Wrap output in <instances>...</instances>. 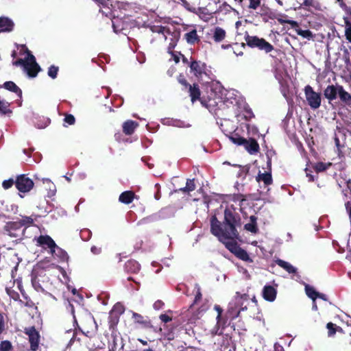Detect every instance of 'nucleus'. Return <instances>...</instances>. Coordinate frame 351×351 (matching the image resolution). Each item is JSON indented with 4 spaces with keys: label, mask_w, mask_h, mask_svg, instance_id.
Returning a JSON list of instances; mask_svg holds the SVG:
<instances>
[{
    "label": "nucleus",
    "mask_w": 351,
    "mask_h": 351,
    "mask_svg": "<svg viewBox=\"0 0 351 351\" xmlns=\"http://www.w3.org/2000/svg\"><path fill=\"white\" fill-rule=\"evenodd\" d=\"M210 223L211 234L217 237L221 242L225 243L228 240L239 239L238 228L241 227V218L234 208H226L222 221L218 220L216 215H213Z\"/></svg>",
    "instance_id": "obj_1"
},
{
    "label": "nucleus",
    "mask_w": 351,
    "mask_h": 351,
    "mask_svg": "<svg viewBox=\"0 0 351 351\" xmlns=\"http://www.w3.org/2000/svg\"><path fill=\"white\" fill-rule=\"evenodd\" d=\"M249 300V295L246 293L241 294L239 292L236 293L235 295V304L234 306H230L225 315V320H226V324L231 326L234 330H235L234 324L232 323L231 325V321L237 318L241 312L247 310V306H243V302L247 301Z\"/></svg>",
    "instance_id": "obj_2"
},
{
    "label": "nucleus",
    "mask_w": 351,
    "mask_h": 351,
    "mask_svg": "<svg viewBox=\"0 0 351 351\" xmlns=\"http://www.w3.org/2000/svg\"><path fill=\"white\" fill-rule=\"evenodd\" d=\"M14 66H23L29 77H35L41 70L40 66L36 61L34 55L29 54V58L25 59L19 58L12 62Z\"/></svg>",
    "instance_id": "obj_3"
},
{
    "label": "nucleus",
    "mask_w": 351,
    "mask_h": 351,
    "mask_svg": "<svg viewBox=\"0 0 351 351\" xmlns=\"http://www.w3.org/2000/svg\"><path fill=\"white\" fill-rule=\"evenodd\" d=\"M178 82L182 86V90H188L191 101L193 104L197 101H200L201 90L197 84L194 83L190 84L185 76L182 73H180L177 77Z\"/></svg>",
    "instance_id": "obj_4"
},
{
    "label": "nucleus",
    "mask_w": 351,
    "mask_h": 351,
    "mask_svg": "<svg viewBox=\"0 0 351 351\" xmlns=\"http://www.w3.org/2000/svg\"><path fill=\"white\" fill-rule=\"evenodd\" d=\"M245 40L248 47L251 48H257L261 51L268 53L274 49V46L267 42L265 38H259L256 36L247 35L245 37Z\"/></svg>",
    "instance_id": "obj_5"
},
{
    "label": "nucleus",
    "mask_w": 351,
    "mask_h": 351,
    "mask_svg": "<svg viewBox=\"0 0 351 351\" xmlns=\"http://www.w3.org/2000/svg\"><path fill=\"white\" fill-rule=\"evenodd\" d=\"M189 68L190 73L199 81H202L204 76H208V72H210L205 62L197 60L192 56L190 58Z\"/></svg>",
    "instance_id": "obj_6"
},
{
    "label": "nucleus",
    "mask_w": 351,
    "mask_h": 351,
    "mask_svg": "<svg viewBox=\"0 0 351 351\" xmlns=\"http://www.w3.org/2000/svg\"><path fill=\"white\" fill-rule=\"evenodd\" d=\"M49 279V276L47 275L46 270L44 268L38 266L33 269L32 273V284L37 291H45L40 282H48Z\"/></svg>",
    "instance_id": "obj_7"
},
{
    "label": "nucleus",
    "mask_w": 351,
    "mask_h": 351,
    "mask_svg": "<svg viewBox=\"0 0 351 351\" xmlns=\"http://www.w3.org/2000/svg\"><path fill=\"white\" fill-rule=\"evenodd\" d=\"M3 230L5 234L19 240L23 239L25 233V229H22L21 225L16 221L7 222Z\"/></svg>",
    "instance_id": "obj_8"
},
{
    "label": "nucleus",
    "mask_w": 351,
    "mask_h": 351,
    "mask_svg": "<svg viewBox=\"0 0 351 351\" xmlns=\"http://www.w3.org/2000/svg\"><path fill=\"white\" fill-rule=\"evenodd\" d=\"M304 90L308 104L312 109H317L322 101L320 93L314 91L310 85H306Z\"/></svg>",
    "instance_id": "obj_9"
},
{
    "label": "nucleus",
    "mask_w": 351,
    "mask_h": 351,
    "mask_svg": "<svg viewBox=\"0 0 351 351\" xmlns=\"http://www.w3.org/2000/svg\"><path fill=\"white\" fill-rule=\"evenodd\" d=\"M34 182L25 174H21L16 177L15 180L16 188L21 193L29 192L34 186Z\"/></svg>",
    "instance_id": "obj_10"
},
{
    "label": "nucleus",
    "mask_w": 351,
    "mask_h": 351,
    "mask_svg": "<svg viewBox=\"0 0 351 351\" xmlns=\"http://www.w3.org/2000/svg\"><path fill=\"white\" fill-rule=\"evenodd\" d=\"M34 240L36 241V245L44 249H49L50 253L53 254L56 252L57 245L53 239L49 235H40Z\"/></svg>",
    "instance_id": "obj_11"
},
{
    "label": "nucleus",
    "mask_w": 351,
    "mask_h": 351,
    "mask_svg": "<svg viewBox=\"0 0 351 351\" xmlns=\"http://www.w3.org/2000/svg\"><path fill=\"white\" fill-rule=\"evenodd\" d=\"M228 249L239 259L252 263L253 260L250 257L247 251L241 248L237 243H228L226 245Z\"/></svg>",
    "instance_id": "obj_12"
},
{
    "label": "nucleus",
    "mask_w": 351,
    "mask_h": 351,
    "mask_svg": "<svg viewBox=\"0 0 351 351\" xmlns=\"http://www.w3.org/2000/svg\"><path fill=\"white\" fill-rule=\"evenodd\" d=\"M182 3L187 10L197 14L204 21L207 22L212 18L211 14L206 8H195L191 6L190 3L186 0H182Z\"/></svg>",
    "instance_id": "obj_13"
},
{
    "label": "nucleus",
    "mask_w": 351,
    "mask_h": 351,
    "mask_svg": "<svg viewBox=\"0 0 351 351\" xmlns=\"http://www.w3.org/2000/svg\"><path fill=\"white\" fill-rule=\"evenodd\" d=\"M25 333L29 337L30 350L32 351H37L40 342L39 332L36 330L34 326H32L29 328H25Z\"/></svg>",
    "instance_id": "obj_14"
},
{
    "label": "nucleus",
    "mask_w": 351,
    "mask_h": 351,
    "mask_svg": "<svg viewBox=\"0 0 351 351\" xmlns=\"http://www.w3.org/2000/svg\"><path fill=\"white\" fill-rule=\"evenodd\" d=\"M124 311L121 306H114L108 316L109 329L114 330L119 321V315Z\"/></svg>",
    "instance_id": "obj_15"
},
{
    "label": "nucleus",
    "mask_w": 351,
    "mask_h": 351,
    "mask_svg": "<svg viewBox=\"0 0 351 351\" xmlns=\"http://www.w3.org/2000/svg\"><path fill=\"white\" fill-rule=\"evenodd\" d=\"M267 166L269 167V171H266L265 173H261V171L258 172V175L256 177V180L257 182L260 183L261 182H263L265 184V186H267L273 183V178L271 176V160L270 158L267 160Z\"/></svg>",
    "instance_id": "obj_16"
},
{
    "label": "nucleus",
    "mask_w": 351,
    "mask_h": 351,
    "mask_svg": "<svg viewBox=\"0 0 351 351\" xmlns=\"http://www.w3.org/2000/svg\"><path fill=\"white\" fill-rule=\"evenodd\" d=\"M112 26L115 33H123L125 34L123 31L127 29L128 23L121 18L114 17L112 19Z\"/></svg>",
    "instance_id": "obj_17"
},
{
    "label": "nucleus",
    "mask_w": 351,
    "mask_h": 351,
    "mask_svg": "<svg viewBox=\"0 0 351 351\" xmlns=\"http://www.w3.org/2000/svg\"><path fill=\"white\" fill-rule=\"evenodd\" d=\"M14 21L7 16H0V33L11 32L14 28Z\"/></svg>",
    "instance_id": "obj_18"
},
{
    "label": "nucleus",
    "mask_w": 351,
    "mask_h": 351,
    "mask_svg": "<svg viewBox=\"0 0 351 351\" xmlns=\"http://www.w3.org/2000/svg\"><path fill=\"white\" fill-rule=\"evenodd\" d=\"M277 291L271 285L264 286L262 291L263 298L268 302H274L276 298Z\"/></svg>",
    "instance_id": "obj_19"
},
{
    "label": "nucleus",
    "mask_w": 351,
    "mask_h": 351,
    "mask_svg": "<svg viewBox=\"0 0 351 351\" xmlns=\"http://www.w3.org/2000/svg\"><path fill=\"white\" fill-rule=\"evenodd\" d=\"M132 319L135 324H140L145 328H151L153 326L149 319L145 318L139 313L132 312Z\"/></svg>",
    "instance_id": "obj_20"
},
{
    "label": "nucleus",
    "mask_w": 351,
    "mask_h": 351,
    "mask_svg": "<svg viewBox=\"0 0 351 351\" xmlns=\"http://www.w3.org/2000/svg\"><path fill=\"white\" fill-rule=\"evenodd\" d=\"M138 123L133 120H127L123 123V132L128 136L134 134L135 130L138 128Z\"/></svg>",
    "instance_id": "obj_21"
},
{
    "label": "nucleus",
    "mask_w": 351,
    "mask_h": 351,
    "mask_svg": "<svg viewBox=\"0 0 351 351\" xmlns=\"http://www.w3.org/2000/svg\"><path fill=\"white\" fill-rule=\"evenodd\" d=\"M140 269V264L134 259L128 260L124 265V269L127 273L137 274Z\"/></svg>",
    "instance_id": "obj_22"
},
{
    "label": "nucleus",
    "mask_w": 351,
    "mask_h": 351,
    "mask_svg": "<svg viewBox=\"0 0 351 351\" xmlns=\"http://www.w3.org/2000/svg\"><path fill=\"white\" fill-rule=\"evenodd\" d=\"M243 146L250 154H254L260 149L258 142L253 138L247 140V143H244Z\"/></svg>",
    "instance_id": "obj_23"
},
{
    "label": "nucleus",
    "mask_w": 351,
    "mask_h": 351,
    "mask_svg": "<svg viewBox=\"0 0 351 351\" xmlns=\"http://www.w3.org/2000/svg\"><path fill=\"white\" fill-rule=\"evenodd\" d=\"M160 32H162L164 34L171 35L173 37L174 40L171 39V42L169 43L168 49L169 50L174 49L178 40L180 34L179 32H175L173 34H171L169 28H167L165 27H160Z\"/></svg>",
    "instance_id": "obj_24"
},
{
    "label": "nucleus",
    "mask_w": 351,
    "mask_h": 351,
    "mask_svg": "<svg viewBox=\"0 0 351 351\" xmlns=\"http://www.w3.org/2000/svg\"><path fill=\"white\" fill-rule=\"evenodd\" d=\"M2 87L5 88L8 90H10L12 93H14L16 94V95L21 99L22 98V90L21 89L12 81H8L5 82Z\"/></svg>",
    "instance_id": "obj_25"
},
{
    "label": "nucleus",
    "mask_w": 351,
    "mask_h": 351,
    "mask_svg": "<svg viewBox=\"0 0 351 351\" xmlns=\"http://www.w3.org/2000/svg\"><path fill=\"white\" fill-rule=\"evenodd\" d=\"M338 94V86L336 87L334 85H329L324 91V95L326 98L329 101H332L337 99Z\"/></svg>",
    "instance_id": "obj_26"
},
{
    "label": "nucleus",
    "mask_w": 351,
    "mask_h": 351,
    "mask_svg": "<svg viewBox=\"0 0 351 351\" xmlns=\"http://www.w3.org/2000/svg\"><path fill=\"white\" fill-rule=\"evenodd\" d=\"M135 197V193L132 191H125L121 193L119 200L125 204L132 203Z\"/></svg>",
    "instance_id": "obj_27"
},
{
    "label": "nucleus",
    "mask_w": 351,
    "mask_h": 351,
    "mask_svg": "<svg viewBox=\"0 0 351 351\" xmlns=\"http://www.w3.org/2000/svg\"><path fill=\"white\" fill-rule=\"evenodd\" d=\"M184 38L189 44L194 45L198 43L200 41V38L197 35V30L195 29L186 33L184 34Z\"/></svg>",
    "instance_id": "obj_28"
},
{
    "label": "nucleus",
    "mask_w": 351,
    "mask_h": 351,
    "mask_svg": "<svg viewBox=\"0 0 351 351\" xmlns=\"http://www.w3.org/2000/svg\"><path fill=\"white\" fill-rule=\"evenodd\" d=\"M214 309L217 312V325L219 327H221L222 328H225L227 326L226 320H225V316H222L223 309L219 305H215Z\"/></svg>",
    "instance_id": "obj_29"
},
{
    "label": "nucleus",
    "mask_w": 351,
    "mask_h": 351,
    "mask_svg": "<svg viewBox=\"0 0 351 351\" xmlns=\"http://www.w3.org/2000/svg\"><path fill=\"white\" fill-rule=\"evenodd\" d=\"M256 221L257 217L256 216H250V222L245 224L244 228L252 233L256 234L258 232Z\"/></svg>",
    "instance_id": "obj_30"
},
{
    "label": "nucleus",
    "mask_w": 351,
    "mask_h": 351,
    "mask_svg": "<svg viewBox=\"0 0 351 351\" xmlns=\"http://www.w3.org/2000/svg\"><path fill=\"white\" fill-rule=\"evenodd\" d=\"M338 94L340 100L346 104H351V95L346 91L342 86H338Z\"/></svg>",
    "instance_id": "obj_31"
},
{
    "label": "nucleus",
    "mask_w": 351,
    "mask_h": 351,
    "mask_svg": "<svg viewBox=\"0 0 351 351\" xmlns=\"http://www.w3.org/2000/svg\"><path fill=\"white\" fill-rule=\"evenodd\" d=\"M276 263L278 266L283 268L289 274H295L297 271V269L295 267H294L289 263L286 262L283 260L278 259L276 260Z\"/></svg>",
    "instance_id": "obj_32"
},
{
    "label": "nucleus",
    "mask_w": 351,
    "mask_h": 351,
    "mask_svg": "<svg viewBox=\"0 0 351 351\" xmlns=\"http://www.w3.org/2000/svg\"><path fill=\"white\" fill-rule=\"evenodd\" d=\"M226 36V31L221 27H217L214 29L213 39L216 43L222 41Z\"/></svg>",
    "instance_id": "obj_33"
},
{
    "label": "nucleus",
    "mask_w": 351,
    "mask_h": 351,
    "mask_svg": "<svg viewBox=\"0 0 351 351\" xmlns=\"http://www.w3.org/2000/svg\"><path fill=\"white\" fill-rule=\"evenodd\" d=\"M21 225V228L24 227L23 229H26L34 223V219L32 217L22 216L21 219L16 221Z\"/></svg>",
    "instance_id": "obj_34"
},
{
    "label": "nucleus",
    "mask_w": 351,
    "mask_h": 351,
    "mask_svg": "<svg viewBox=\"0 0 351 351\" xmlns=\"http://www.w3.org/2000/svg\"><path fill=\"white\" fill-rule=\"evenodd\" d=\"M195 189V184L194 179L191 180L188 179L186 183V186L184 187L180 188L178 190H176V192L182 191L184 193H190L193 191Z\"/></svg>",
    "instance_id": "obj_35"
},
{
    "label": "nucleus",
    "mask_w": 351,
    "mask_h": 351,
    "mask_svg": "<svg viewBox=\"0 0 351 351\" xmlns=\"http://www.w3.org/2000/svg\"><path fill=\"white\" fill-rule=\"evenodd\" d=\"M326 328L328 329V337L334 336L337 331L343 332V329L340 326H337L336 324L332 322H328L326 324Z\"/></svg>",
    "instance_id": "obj_36"
},
{
    "label": "nucleus",
    "mask_w": 351,
    "mask_h": 351,
    "mask_svg": "<svg viewBox=\"0 0 351 351\" xmlns=\"http://www.w3.org/2000/svg\"><path fill=\"white\" fill-rule=\"evenodd\" d=\"M230 139L233 143H234L237 145H243L244 143H247V139L241 136L240 135H239L237 133L232 134L230 136Z\"/></svg>",
    "instance_id": "obj_37"
},
{
    "label": "nucleus",
    "mask_w": 351,
    "mask_h": 351,
    "mask_svg": "<svg viewBox=\"0 0 351 351\" xmlns=\"http://www.w3.org/2000/svg\"><path fill=\"white\" fill-rule=\"evenodd\" d=\"M53 254H56L60 258V261H67L69 258L66 252L58 245L57 248H56V252Z\"/></svg>",
    "instance_id": "obj_38"
},
{
    "label": "nucleus",
    "mask_w": 351,
    "mask_h": 351,
    "mask_svg": "<svg viewBox=\"0 0 351 351\" xmlns=\"http://www.w3.org/2000/svg\"><path fill=\"white\" fill-rule=\"evenodd\" d=\"M305 291L308 297L312 299L313 302H315L316 298H317L318 292L316 291L313 287L310 285H306Z\"/></svg>",
    "instance_id": "obj_39"
},
{
    "label": "nucleus",
    "mask_w": 351,
    "mask_h": 351,
    "mask_svg": "<svg viewBox=\"0 0 351 351\" xmlns=\"http://www.w3.org/2000/svg\"><path fill=\"white\" fill-rule=\"evenodd\" d=\"M13 349L12 343L8 340H3L0 342V351H10Z\"/></svg>",
    "instance_id": "obj_40"
},
{
    "label": "nucleus",
    "mask_w": 351,
    "mask_h": 351,
    "mask_svg": "<svg viewBox=\"0 0 351 351\" xmlns=\"http://www.w3.org/2000/svg\"><path fill=\"white\" fill-rule=\"evenodd\" d=\"M277 20L282 25H283V24H289V25H290L292 28H295V27H299L298 23L297 21H295L289 20V19H282V18H278Z\"/></svg>",
    "instance_id": "obj_41"
},
{
    "label": "nucleus",
    "mask_w": 351,
    "mask_h": 351,
    "mask_svg": "<svg viewBox=\"0 0 351 351\" xmlns=\"http://www.w3.org/2000/svg\"><path fill=\"white\" fill-rule=\"evenodd\" d=\"M7 323L5 319L4 313L0 311V335L6 331Z\"/></svg>",
    "instance_id": "obj_42"
},
{
    "label": "nucleus",
    "mask_w": 351,
    "mask_h": 351,
    "mask_svg": "<svg viewBox=\"0 0 351 351\" xmlns=\"http://www.w3.org/2000/svg\"><path fill=\"white\" fill-rule=\"evenodd\" d=\"M59 68L56 66L51 65L48 69V75L52 79H55L57 77Z\"/></svg>",
    "instance_id": "obj_43"
},
{
    "label": "nucleus",
    "mask_w": 351,
    "mask_h": 351,
    "mask_svg": "<svg viewBox=\"0 0 351 351\" xmlns=\"http://www.w3.org/2000/svg\"><path fill=\"white\" fill-rule=\"evenodd\" d=\"M345 23L346 25L345 36L346 39L351 43V23L349 21L346 20Z\"/></svg>",
    "instance_id": "obj_44"
},
{
    "label": "nucleus",
    "mask_w": 351,
    "mask_h": 351,
    "mask_svg": "<svg viewBox=\"0 0 351 351\" xmlns=\"http://www.w3.org/2000/svg\"><path fill=\"white\" fill-rule=\"evenodd\" d=\"M17 49L19 50V54L21 56L27 53V57L29 58V54H32L31 51L27 49V47L25 45H18L16 44Z\"/></svg>",
    "instance_id": "obj_45"
},
{
    "label": "nucleus",
    "mask_w": 351,
    "mask_h": 351,
    "mask_svg": "<svg viewBox=\"0 0 351 351\" xmlns=\"http://www.w3.org/2000/svg\"><path fill=\"white\" fill-rule=\"evenodd\" d=\"M296 32L299 36H301L304 38H309L313 36L312 32L308 29L302 30L301 29H296Z\"/></svg>",
    "instance_id": "obj_46"
},
{
    "label": "nucleus",
    "mask_w": 351,
    "mask_h": 351,
    "mask_svg": "<svg viewBox=\"0 0 351 351\" xmlns=\"http://www.w3.org/2000/svg\"><path fill=\"white\" fill-rule=\"evenodd\" d=\"M313 168L317 173H319L324 171L327 169V166L325 163L319 162L314 165Z\"/></svg>",
    "instance_id": "obj_47"
},
{
    "label": "nucleus",
    "mask_w": 351,
    "mask_h": 351,
    "mask_svg": "<svg viewBox=\"0 0 351 351\" xmlns=\"http://www.w3.org/2000/svg\"><path fill=\"white\" fill-rule=\"evenodd\" d=\"M243 116L246 121H250L253 117H254V114L250 108H245Z\"/></svg>",
    "instance_id": "obj_48"
},
{
    "label": "nucleus",
    "mask_w": 351,
    "mask_h": 351,
    "mask_svg": "<svg viewBox=\"0 0 351 351\" xmlns=\"http://www.w3.org/2000/svg\"><path fill=\"white\" fill-rule=\"evenodd\" d=\"M92 233L88 229H84L81 231L80 236L81 238L84 241H88L91 237Z\"/></svg>",
    "instance_id": "obj_49"
},
{
    "label": "nucleus",
    "mask_w": 351,
    "mask_h": 351,
    "mask_svg": "<svg viewBox=\"0 0 351 351\" xmlns=\"http://www.w3.org/2000/svg\"><path fill=\"white\" fill-rule=\"evenodd\" d=\"M64 123L71 125H73L75 122V119L74 116L71 114H66L64 119Z\"/></svg>",
    "instance_id": "obj_50"
},
{
    "label": "nucleus",
    "mask_w": 351,
    "mask_h": 351,
    "mask_svg": "<svg viewBox=\"0 0 351 351\" xmlns=\"http://www.w3.org/2000/svg\"><path fill=\"white\" fill-rule=\"evenodd\" d=\"M14 184H15V180H14L12 178H10L9 180H4L2 183V186L4 189H8L11 188Z\"/></svg>",
    "instance_id": "obj_51"
},
{
    "label": "nucleus",
    "mask_w": 351,
    "mask_h": 351,
    "mask_svg": "<svg viewBox=\"0 0 351 351\" xmlns=\"http://www.w3.org/2000/svg\"><path fill=\"white\" fill-rule=\"evenodd\" d=\"M159 319L161 320L162 322H164L165 324H167L172 321V317L169 316L166 313L160 315Z\"/></svg>",
    "instance_id": "obj_52"
},
{
    "label": "nucleus",
    "mask_w": 351,
    "mask_h": 351,
    "mask_svg": "<svg viewBox=\"0 0 351 351\" xmlns=\"http://www.w3.org/2000/svg\"><path fill=\"white\" fill-rule=\"evenodd\" d=\"M250 4L249 8L253 10H256L261 3V0H249Z\"/></svg>",
    "instance_id": "obj_53"
},
{
    "label": "nucleus",
    "mask_w": 351,
    "mask_h": 351,
    "mask_svg": "<svg viewBox=\"0 0 351 351\" xmlns=\"http://www.w3.org/2000/svg\"><path fill=\"white\" fill-rule=\"evenodd\" d=\"M164 305L165 303L162 300H158L154 303L153 307L155 310H160Z\"/></svg>",
    "instance_id": "obj_54"
},
{
    "label": "nucleus",
    "mask_w": 351,
    "mask_h": 351,
    "mask_svg": "<svg viewBox=\"0 0 351 351\" xmlns=\"http://www.w3.org/2000/svg\"><path fill=\"white\" fill-rule=\"evenodd\" d=\"M155 188H156L157 189V191L156 192V193L154 194V197L156 200H158L160 199L161 197V193H160V186L159 184H155Z\"/></svg>",
    "instance_id": "obj_55"
},
{
    "label": "nucleus",
    "mask_w": 351,
    "mask_h": 351,
    "mask_svg": "<svg viewBox=\"0 0 351 351\" xmlns=\"http://www.w3.org/2000/svg\"><path fill=\"white\" fill-rule=\"evenodd\" d=\"M90 251L93 254L97 255L101 252V248L97 247L95 245H93L91 247Z\"/></svg>",
    "instance_id": "obj_56"
},
{
    "label": "nucleus",
    "mask_w": 351,
    "mask_h": 351,
    "mask_svg": "<svg viewBox=\"0 0 351 351\" xmlns=\"http://www.w3.org/2000/svg\"><path fill=\"white\" fill-rule=\"evenodd\" d=\"M202 295L199 289H198L196 295L195 296L194 302L196 303L202 299Z\"/></svg>",
    "instance_id": "obj_57"
},
{
    "label": "nucleus",
    "mask_w": 351,
    "mask_h": 351,
    "mask_svg": "<svg viewBox=\"0 0 351 351\" xmlns=\"http://www.w3.org/2000/svg\"><path fill=\"white\" fill-rule=\"evenodd\" d=\"M179 55L181 56L182 62L184 64H187V66L189 67L190 59L188 60V58L186 57H185L183 54H182L180 52H179Z\"/></svg>",
    "instance_id": "obj_58"
},
{
    "label": "nucleus",
    "mask_w": 351,
    "mask_h": 351,
    "mask_svg": "<svg viewBox=\"0 0 351 351\" xmlns=\"http://www.w3.org/2000/svg\"><path fill=\"white\" fill-rule=\"evenodd\" d=\"M306 177L308 178L309 182H314L315 178L314 176L312 175L311 173H308V169H305Z\"/></svg>",
    "instance_id": "obj_59"
},
{
    "label": "nucleus",
    "mask_w": 351,
    "mask_h": 351,
    "mask_svg": "<svg viewBox=\"0 0 351 351\" xmlns=\"http://www.w3.org/2000/svg\"><path fill=\"white\" fill-rule=\"evenodd\" d=\"M313 3L314 0H304L302 5L304 6H313Z\"/></svg>",
    "instance_id": "obj_60"
},
{
    "label": "nucleus",
    "mask_w": 351,
    "mask_h": 351,
    "mask_svg": "<svg viewBox=\"0 0 351 351\" xmlns=\"http://www.w3.org/2000/svg\"><path fill=\"white\" fill-rule=\"evenodd\" d=\"M171 54H172V56H173V60L175 61V62L177 64L180 62V55H176L173 52H171Z\"/></svg>",
    "instance_id": "obj_61"
},
{
    "label": "nucleus",
    "mask_w": 351,
    "mask_h": 351,
    "mask_svg": "<svg viewBox=\"0 0 351 351\" xmlns=\"http://www.w3.org/2000/svg\"><path fill=\"white\" fill-rule=\"evenodd\" d=\"M221 351H235V348L234 347L225 346Z\"/></svg>",
    "instance_id": "obj_62"
},
{
    "label": "nucleus",
    "mask_w": 351,
    "mask_h": 351,
    "mask_svg": "<svg viewBox=\"0 0 351 351\" xmlns=\"http://www.w3.org/2000/svg\"><path fill=\"white\" fill-rule=\"evenodd\" d=\"M344 54H345L346 62H350V58H349V52H348V49H346L344 50Z\"/></svg>",
    "instance_id": "obj_63"
},
{
    "label": "nucleus",
    "mask_w": 351,
    "mask_h": 351,
    "mask_svg": "<svg viewBox=\"0 0 351 351\" xmlns=\"http://www.w3.org/2000/svg\"><path fill=\"white\" fill-rule=\"evenodd\" d=\"M317 298H321V299H322V300H324L325 301L327 300L326 295L325 294H324V293H319V292H318Z\"/></svg>",
    "instance_id": "obj_64"
}]
</instances>
